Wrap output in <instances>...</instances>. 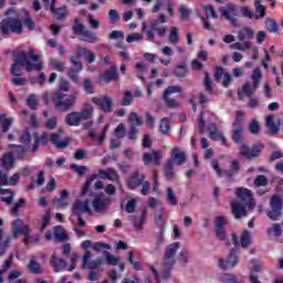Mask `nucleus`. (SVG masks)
<instances>
[{
	"label": "nucleus",
	"mask_w": 283,
	"mask_h": 283,
	"mask_svg": "<svg viewBox=\"0 0 283 283\" xmlns=\"http://www.w3.org/2000/svg\"><path fill=\"white\" fill-rule=\"evenodd\" d=\"M238 39L240 42H235L230 45L231 50H239L240 52H247L251 50V41L255 39V31L253 29L245 27L238 32Z\"/></svg>",
	"instance_id": "nucleus-5"
},
{
	"label": "nucleus",
	"mask_w": 283,
	"mask_h": 283,
	"mask_svg": "<svg viewBox=\"0 0 283 283\" xmlns=\"http://www.w3.org/2000/svg\"><path fill=\"white\" fill-rule=\"evenodd\" d=\"M265 28L268 32H277L279 25L277 22H275V20L268 19V21L265 22Z\"/></svg>",
	"instance_id": "nucleus-60"
},
{
	"label": "nucleus",
	"mask_w": 283,
	"mask_h": 283,
	"mask_svg": "<svg viewBox=\"0 0 283 283\" xmlns=\"http://www.w3.org/2000/svg\"><path fill=\"white\" fill-rule=\"evenodd\" d=\"M92 103L98 106L102 112L109 114V112H114V101L112 97L107 95H103L102 97H93Z\"/></svg>",
	"instance_id": "nucleus-17"
},
{
	"label": "nucleus",
	"mask_w": 283,
	"mask_h": 283,
	"mask_svg": "<svg viewBox=\"0 0 283 283\" xmlns=\"http://www.w3.org/2000/svg\"><path fill=\"white\" fill-rule=\"evenodd\" d=\"M12 147H14L13 154H15V156L18 158H25V154L28 151V149H25V147H23L21 145L10 144L9 148L12 149Z\"/></svg>",
	"instance_id": "nucleus-44"
},
{
	"label": "nucleus",
	"mask_w": 283,
	"mask_h": 283,
	"mask_svg": "<svg viewBox=\"0 0 283 283\" xmlns=\"http://www.w3.org/2000/svg\"><path fill=\"white\" fill-rule=\"evenodd\" d=\"M244 122V112L237 111L234 122L232 123V140L234 143H242V132L244 127L242 123Z\"/></svg>",
	"instance_id": "nucleus-11"
},
{
	"label": "nucleus",
	"mask_w": 283,
	"mask_h": 283,
	"mask_svg": "<svg viewBox=\"0 0 283 283\" xmlns=\"http://www.w3.org/2000/svg\"><path fill=\"white\" fill-rule=\"evenodd\" d=\"M249 132L253 134V136H259L261 128H260V122L258 119H252L249 124Z\"/></svg>",
	"instance_id": "nucleus-50"
},
{
	"label": "nucleus",
	"mask_w": 283,
	"mask_h": 283,
	"mask_svg": "<svg viewBox=\"0 0 283 283\" xmlns=\"http://www.w3.org/2000/svg\"><path fill=\"white\" fill-rule=\"evenodd\" d=\"M128 124L129 130L127 132V137L129 140H136L138 138V128L142 127V125H144V122L140 118V116H138V113L132 112L128 115Z\"/></svg>",
	"instance_id": "nucleus-9"
},
{
	"label": "nucleus",
	"mask_w": 283,
	"mask_h": 283,
	"mask_svg": "<svg viewBox=\"0 0 283 283\" xmlns=\"http://www.w3.org/2000/svg\"><path fill=\"white\" fill-rule=\"evenodd\" d=\"M14 263V255L10 254L9 258L4 261L0 273H6L9 269H11L12 264Z\"/></svg>",
	"instance_id": "nucleus-57"
},
{
	"label": "nucleus",
	"mask_w": 283,
	"mask_h": 283,
	"mask_svg": "<svg viewBox=\"0 0 283 283\" xmlns=\"http://www.w3.org/2000/svg\"><path fill=\"white\" fill-rule=\"evenodd\" d=\"M221 14L232 23V25H235V17H238V7L233 3H228L226 7H221L219 9Z\"/></svg>",
	"instance_id": "nucleus-19"
},
{
	"label": "nucleus",
	"mask_w": 283,
	"mask_h": 283,
	"mask_svg": "<svg viewBox=\"0 0 283 283\" xmlns=\"http://www.w3.org/2000/svg\"><path fill=\"white\" fill-rule=\"evenodd\" d=\"M72 30H73L74 34L81 35L84 31L87 30V28L85 27V24H83V22H81V18H75Z\"/></svg>",
	"instance_id": "nucleus-41"
},
{
	"label": "nucleus",
	"mask_w": 283,
	"mask_h": 283,
	"mask_svg": "<svg viewBox=\"0 0 283 283\" xmlns=\"http://www.w3.org/2000/svg\"><path fill=\"white\" fill-rule=\"evenodd\" d=\"M203 10L207 14V17H211L212 19H218V13H216V9L211 4L203 6Z\"/></svg>",
	"instance_id": "nucleus-63"
},
{
	"label": "nucleus",
	"mask_w": 283,
	"mask_h": 283,
	"mask_svg": "<svg viewBox=\"0 0 283 283\" xmlns=\"http://www.w3.org/2000/svg\"><path fill=\"white\" fill-rule=\"evenodd\" d=\"M160 23H167V15L161 13L159 14L158 19L150 20V30L146 31L147 41H154V39H156L155 32H157V35L160 38L167 34V27H161Z\"/></svg>",
	"instance_id": "nucleus-6"
},
{
	"label": "nucleus",
	"mask_w": 283,
	"mask_h": 283,
	"mask_svg": "<svg viewBox=\"0 0 283 283\" xmlns=\"http://www.w3.org/2000/svg\"><path fill=\"white\" fill-rule=\"evenodd\" d=\"M264 271V268L261 265L260 261L258 259H251L249 261V273H262Z\"/></svg>",
	"instance_id": "nucleus-38"
},
{
	"label": "nucleus",
	"mask_w": 283,
	"mask_h": 283,
	"mask_svg": "<svg viewBox=\"0 0 283 283\" xmlns=\"http://www.w3.org/2000/svg\"><path fill=\"white\" fill-rule=\"evenodd\" d=\"M255 90H258V86L251 82H245L242 86V93H238L239 101H243L244 96L248 98H251L253 94H255Z\"/></svg>",
	"instance_id": "nucleus-24"
},
{
	"label": "nucleus",
	"mask_w": 283,
	"mask_h": 283,
	"mask_svg": "<svg viewBox=\"0 0 283 283\" xmlns=\"http://www.w3.org/2000/svg\"><path fill=\"white\" fill-rule=\"evenodd\" d=\"M12 233L13 238H19V235H24V244H28V240H30V228L23 224L21 219H17L12 222Z\"/></svg>",
	"instance_id": "nucleus-15"
},
{
	"label": "nucleus",
	"mask_w": 283,
	"mask_h": 283,
	"mask_svg": "<svg viewBox=\"0 0 283 283\" xmlns=\"http://www.w3.org/2000/svg\"><path fill=\"white\" fill-rule=\"evenodd\" d=\"M169 41L172 45L180 42V36L178 35V27H171L169 33Z\"/></svg>",
	"instance_id": "nucleus-51"
},
{
	"label": "nucleus",
	"mask_w": 283,
	"mask_h": 283,
	"mask_svg": "<svg viewBox=\"0 0 283 283\" xmlns=\"http://www.w3.org/2000/svg\"><path fill=\"white\" fill-rule=\"evenodd\" d=\"M118 69L116 65L111 66L109 70H107L104 75H102V78L104 83H112V81H118Z\"/></svg>",
	"instance_id": "nucleus-31"
},
{
	"label": "nucleus",
	"mask_w": 283,
	"mask_h": 283,
	"mask_svg": "<svg viewBox=\"0 0 283 283\" xmlns=\"http://www.w3.org/2000/svg\"><path fill=\"white\" fill-rule=\"evenodd\" d=\"M272 211L268 212L270 220L277 221L282 218V199L280 196L274 195L270 201Z\"/></svg>",
	"instance_id": "nucleus-14"
},
{
	"label": "nucleus",
	"mask_w": 283,
	"mask_h": 283,
	"mask_svg": "<svg viewBox=\"0 0 283 283\" xmlns=\"http://www.w3.org/2000/svg\"><path fill=\"white\" fill-rule=\"evenodd\" d=\"M70 63L71 67L67 72V78H70V81H72L75 85H80L81 77H78V74L83 72V62H81L78 57L71 55Z\"/></svg>",
	"instance_id": "nucleus-8"
},
{
	"label": "nucleus",
	"mask_w": 283,
	"mask_h": 283,
	"mask_svg": "<svg viewBox=\"0 0 283 283\" xmlns=\"http://www.w3.org/2000/svg\"><path fill=\"white\" fill-rule=\"evenodd\" d=\"M240 244L242 249H249V247H251V231H243L240 238Z\"/></svg>",
	"instance_id": "nucleus-39"
},
{
	"label": "nucleus",
	"mask_w": 283,
	"mask_h": 283,
	"mask_svg": "<svg viewBox=\"0 0 283 283\" xmlns=\"http://www.w3.org/2000/svg\"><path fill=\"white\" fill-rule=\"evenodd\" d=\"M0 123L2 125V129L4 133H7L10 129V127H12V122L8 118L6 114L0 115Z\"/></svg>",
	"instance_id": "nucleus-53"
},
{
	"label": "nucleus",
	"mask_w": 283,
	"mask_h": 283,
	"mask_svg": "<svg viewBox=\"0 0 283 283\" xmlns=\"http://www.w3.org/2000/svg\"><path fill=\"white\" fill-rule=\"evenodd\" d=\"M171 129V126L169 125V118L164 117L160 120L159 130L164 136H167L169 134V130Z\"/></svg>",
	"instance_id": "nucleus-47"
},
{
	"label": "nucleus",
	"mask_w": 283,
	"mask_h": 283,
	"mask_svg": "<svg viewBox=\"0 0 283 283\" xmlns=\"http://www.w3.org/2000/svg\"><path fill=\"white\" fill-rule=\"evenodd\" d=\"M92 259V252L87 250L85 254L82 258V266L83 269H87L88 271H95V269H98L105 264V261L103 259Z\"/></svg>",
	"instance_id": "nucleus-16"
},
{
	"label": "nucleus",
	"mask_w": 283,
	"mask_h": 283,
	"mask_svg": "<svg viewBox=\"0 0 283 283\" xmlns=\"http://www.w3.org/2000/svg\"><path fill=\"white\" fill-rule=\"evenodd\" d=\"M78 113L82 116V120H92L94 118V106L90 103H84Z\"/></svg>",
	"instance_id": "nucleus-29"
},
{
	"label": "nucleus",
	"mask_w": 283,
	"mask_h": 283,
	"mask_svg": "<svg viewBox=\"0 0 283 283\" xmlns=\"http://www.w3.org/2000/svg\"><path fill=\"white\" fill-rule=\"evenodd\" d=\"M28 270L30 271V273H33L34 275H41V273H43V266L35 260H31L29 262Z\"/></svg>",
	"instance_id": "nucleus-37"
},
{
	"label": "nucleus",
	"mask_w": 283,
	"mask_h": 283,
	"mask_svg": "<svg viewBox=\"0 0 283 283\" xmlns=\"http://www.w3.org/2000/svg\"><path fill=\"white\" fill-rule=\"evenodd\" d=\"M163 98L167 107H170L171 109H176V107H179L180 105L176 99L169 97V95H163Z\"/></svg>",
	"instance_id": "nucleus-55"
},
{
	"label": "nucleus",
	"mask_w": 283,
	"mask_h": 283,
	"mask_svg": "<svg viewBox=\"0 0 283 283\" xmlns=\"http://www.w3.org/2000/svg\"><path fill=\"white\" fill-rule=\"evenodd\" d=\"M0 242V258H3L6 253H8V249H10V243L12 242V235L6 234L2 230V237Z\"/></svg>",
	"instance_id": "nucleus-30"
},
{
	"label": "nucleus",
	"mask_w": 283,
	"mask_h": 283,
	"mask_svg": "<svg viewBox=\"0 0 283 283\" xmlns=\"http://www.w3.org/2000/svg\"><path fill=\"white\" fill-rule=\"evenodd\" d=\"M27 105L30 109H36L39 107V97L34 94L29 95L27 98Z\"/></svg>",
	"instance_id": "nucleus-52"
},
{
	"label": "nucleus",
	"mask_w": 283,
	"mask_h": 283,
	"mask_svg": "<svg viewBox=\"0 0 283 283\" xmlns=\"http://www.w3.org/2000/svg\"><path fill=\"white\" fill-rule=\"evenodd\" d=\"M264 149V144H255L251 147L247 144H242L239 148V151L243 158L248 160H253V158H259L260 154Z\"/></svg>",
	"instance_id": "nucleus-12"
},
{
	"label": "nucleus",
	"mask_w": 283,
	"mask_h": 283,
	"mask_svg": "<svg viewBox=\"0 0 283 283\" xmlns=\"http://www.w3.org/2000/svg\"><path fill=\"white\" fill-rule=\"evenodd\" d=\"M71 169H73L75 171V174H77V176H85V172L87 171L86 166H78L76 164H73L71 166Z\"/></svg>",
	"instance_id": "nucleus-64"
},
{
	"label": "nucleus",
	"mask_w": 283,
	"mask_h": 283,
	"mask_svg": "<svg viewBox=\"0 0 283 283\" xmlns=\"http://www.w3.org/2000/svg\"><path fill=\"white\" fill-rule=\"evenodd\" d=\"M49 64L53 70H56V72H65V70H67L65 62H61L59 59H51Z\"/></svg>",
	"instance_id": "nucleus-42"
},
{
	"label": "nucleus",
	"mask_w": 283,
	"mask_h": 283,
	"mask_svg": "<svg viewBox=\"0 0 283 283\" xmlns=\"http://www.w3.org/2000/svg\"><path fill=\"white\" fill-rule=\"evenodd\" d=\"M268 233H273L275 238H280V235H282V226H280V223H273L272 228L268 229Z\"/></svg>",
	"instance_id": "nucleus-54"
},
{
	"label": "nucleus",
	"mask_w": 283,
	"mask_h": 283,
	"mask_svg": "<svg viewBox=\"0 0 283 283\" xmlns=\"http://www.w3.org/2000/svg\"><path fill=\"white\" fill-rule=\"evenodd\" d=\"M103 253L105 255L106 264H108V266H117V264L119 262L118 258L114 256L108 251H104Z\"/></svg>",
	"instance_id": "nucleus-49"
},
{
	"label": "nucleus",
	"mask_w": 283,
	"mask_h": 283,
	"mask_svg": "<svg viewBox=\"0 0 283 283\" xmlns=\"http://www.w3.org/2000/svg\"><path fill=\"white\" fill-rule=\"evenodd\" d=\"M0 29L2 34H22L23 33V22L19 18H8L1 21Z\"/></svg>",
	"instance_id": "nucleus-7"
},
{
	"label": "nucleus",
	"mask_w": 283,
	"mask_h": 283,
	"mask_svg": "<svg viewBox=\"0 0 283 283\" xmlns=\"http://www.w3.org/2000/svg\"><path fill=\"white\" fill-rule=\"evenodd\" d=\"M178 249H180V242H174L167 245L163 260H161V277L163 280H169L171 277V270L176 265V253H178Z\"/></svg>",
	"instance_id": "nucleus-4"
},
{
	"label": "nucleus",
	"mask_w": 283,
	"mask_h": 283,
	"mask_svg": "<svg viewBox=\"0 0 283 283\" xmlns=\"http://www.w3.org/2000/svg\"><path fill=\"white\" fill-rule=\"evenodd\" d=\"M203 85L208 94H213V80H211V76H209V72L205 73Z\"/></svg>",
	"instance_id": "nucleus-46"
},
{
	"label": "nucleus",
	"mask_w": 283,
	"mask_h": 283,
	"mask_svg": "<svg viewBox=\"0 0 283 283\" xmlns=\"http://www.w3.org/2000/svg\"><path fill=\"white\" fill-rule=\"evenodd\" d=\"M54 239L57 242H65L67 240V234L63 231V227L56 226L53 228Z\"/></svg>",
	"instance_id": "nucleus-40"
},
{
	"label": "nucleus",
	"mask_w": 283,
	"mask_h": 283,
	"mask_svg": "<svg viewBox=\"0 0 283 283\" xmlns=\"http://www.w3.org/2000/svg\"><path fill=\"white\" fill-rule=\"evenodd\" d=\"M112 205V198L105 196V193H96L92 201V207L96 213H107L109 206Z\"/></svg>",
	"instance_id": "nucleus-10"
},
{
	"label": "nucleus",
	"mask_w": 283,
	"mask_h": 283,
	"mask_svg": "<svg viewBox=\"0 0 283 283\" xmlns=\"http://www.w3.org/2000/svg\"><path fill=\"white\" fill-rule=\"evenodd\" d=\"M174 74L178 78H185L187 76V65L185 63L177 65Z\"/></svg>",
	"instance_id": "nucleus-48"
},
{
	"label": "nucleus",
	"mask_w": 283,
	"mask_h": 283,
	"mask_svg": "<svg viewBox=\"0 0 283 283\" xmlns=\"http://www.w3.org/2000/svg\"><path fill=\"white\" fill-rule=\"evenodd\" d=\"M235 196L238 199L231 201L232 214L237 220L247 216V207L253 209L255 207V199L253 192L247 188H237Z\"/></svg>",
	"instance_id": "nucleus-2"
},
{
	"label": "nucleus",
	"mask_w": 283,
	"mask_h": 283,
	"mask_svg": "<svg viewBox=\"0 0 283 283\" xmlns=\"http://www.w3.org/2000/svg\"><path fill=\"white\" fill-rule=\"evenodd\" d=\"M51 264H52L55 273L65 271V269L67 266V263L65 262V260L57 258L55 254H53V256L51 259Z\"/></svg>",
	"instance_id": "nucleus-32"
},
{
	"label": "nucleus",
	"mask_w": 283,
	"mask_h": 283,
	"mask_svg": "<svg viewBox=\"0 0 283 283\" xmlns=\"http://www.w3.org/2000/svg\"><path fill=\"white\" fill-rule=\"evenodd\" d=\"M70 196V192L67 190H62L61 191V197L60 198H54L53 202L56 203V207L59 209H65L67 207V197Z\"/></svg>",
	"instance_id": "nucleus-33"
},
{
	"label": "nucleus",
	"mask_w": 283,
	"mask_h": 283,
	"mask_svg": "<svg viewBox=\"0 0 283 283\" xmlns=\"http://www.w3.org/2000/svg\"><path fill=\"white\" fill-rule=\"evenodd\" d=\"M80 36L83 38L82 41L85 43H96L98 41V35L90 29H86Z\"/></svg>",
	"instance_id": "nucleus-35"
},
{
	"label": "nucleus",
	"mask_w": 283,
	"mask_h": 283,
	"mask_svg": "<svg viewBox=\"0 0 283 283\" xmlns=\"http://www.w3.org/2000/svg\"><path fill=\"white\" fill-rule=\"evenodd\" d=\"M164 176L166 180H174V176H176V171H174V163L168 159L164 164Z\"/></svg>",
	"instance_id": "nucleus-34"
},
{
	"label": "nucleus",
	"mask_w": 283,
	"mask_h": 283,
	"mask_svg": "<svg viewBox=\"0 0 283 283\" xmlns=\"http://www.w3.org/2000/svg\"><path fill=\"white\" fill-rule=\"evenodd\" d=\"M168 161L180 167L187 163V153L180 147L176 146L171 149L170 158H168Z\"/></svg>",
	"instance_id": "nucleus-18"
},
{
	"label": "nucleus",
	"mask_w": 283,
	"mask_h": 283,
	"mask_svg": "<svg viewBox=\"0 0 283 283\" xmlns=\"http://www.w3.org/2000/svg\"><path fill=\"white\" fill-rule=\"evenodd\" d=\"M262 71L260 69H255L252 72L251 78H252V85L254 87H260V82L262 81Z\"/></svg>",
	"instance_id": "nucleus-45"
},
{
	"label": "nucleus",
	"mask_w": 283,
	"mask_h": 283,
	"mask_svg": "<svg viewBox=\"0 0 283 283\" xmlns=\"http://www.w3.org/2000/svg\"><path fill=\"white\" fill-rule=\"evenodd\" d=\"M63 134V129H60L59 133H53L51 135V143L54 145L57 149H65L67 145H70V139H63L61 140V136Z\"/></svg>",
	"instance_id": "nucleus-22"
},
{
	"label": "nucleus",
	"mask_w": 283,
	"mask_h": 283,
	"mask_svg": "<svg viewBox=\"0 0 283 283\" xmlns=\"http://www.w3.org/2000/svg\"><path fill=\"white\" fill-rule=\"evenodd\" d=\"M238 262H240V255H238V251L235 249H231L227 260L219 259L218 266L223 271H228V269H235V266H238Z\"/></svg>",
	"instance_id": "nucleus-13"
},
{
	"label": "nucleus",
	"mask_w": 283,
	"mask_h": 283,
	"mask_svg": "<svg viewBox=\"0 0 283 283\" xmlns=\"http://www.w3.org/2000/svg\"><path fill=\"white\" fill-rule=\"evenodd\" d=\"M71 84L67 80H62L59 85V91L53 93L52 101L55 103V109L60 112H70L74 109V105H76V101L78 98V93H72L65 98V94L63 92H70Z\"/></svg>",
	"instance_id": "nucleus-3"
},
{
	"label": "nucleus",
	"mask_w": 283,
	"mask_h": 283,
	"mask_svg": "<svg viewBox=\"0 0 283 283\" xmlns=\"http://www.w3.org/2000/svg\"><path fill=\"white\" fill-rule=\"evenodd\" d=\"M166 198L169 205L172 207H177L178 205V197H176V191H174L171 188L166 189Z\"/></svg>",
	"instance_id": "nucleus-43"
},
{
	"label": "nucleus",
	"mask_w": 283,
	"mask_h": 283,
	"mask_svg": "<svg viewBox=\"0 0 283 283\" xmlns=\"http://www.w3.org/2000/svg\"><path fill=\"white\" fill-rule=\"evenodd\" d=\"M73 213L75 216H83V213H88V216H92V208H90V201H75L73 203Z\"/></svg>",
	"instance_id": "nucleus-21"
},
{
	"label": "nucleus",
	"mask_w": 283,
	"mask_h": 283,
	"mask_svg": "<svg viewBox=\"0 0 283 283\" xmlns=\"http://www.w3.org/2000/svg\"><path fill=\"white\" fill-rule=\"evenodd\" d=\"M179 12L181 14V19L189 21V17H191V9L187 8L185 4H181L179 7Z\"/></svg>",
	"instance_id": "nucleus-59"
},
{
	"label": "nucleus",
	"mask_w": 283,
	"mask_h": 283,
	"mask_svg": "<svg viewBox=\"0 0 283 283\" xmlns=\"http://www.w3.org/2000/svg\"><path fill=\"white\" fill-rule=\"evenodd\" d=\"M133 101H134V95L132 94V91H126L124 93L122 105H124V107H127L132 105Z\"/></svg>",
	"instance_id": "nucleus-56"
},
{
	"label": "nucleus",
	"mask_w": 283,
	"mask_h": 283,
	"mask_svg": "<svg viewBox=\"0 0 283 283\" xmlns=\"http://www.w3.org/2000/svg\"><path fill=\"white\" fill-rule=\"evenodd\" d=\"M182 92V87L176 85V86H168L164 91V96H169L170 94H180Z\"/></svg>",
	"instance_id": "nucleus-61"
},
{
	"label": "nucleus",
	"mask_w": 283,
	"mask_h": 283,
	"mask_svg": "<svg viewBox=\"0 0 283 283\" xmlns=\"http://www.w3.org/2000/svg\"><path fill=\"white\" fill-rule=\"evenodd\" d=\"M14 157L12 156V153L4 154L2 158V167L3 169L10 170L14 167Z\"/></svg>",
	"instance_id": "nucleus-36"
},
{
	"label": "nucleus",
	"mask_w": 283,
	"mask_h": 283,
	"mask_svg": "<svg viewBox=\"0 0 283 283\" xmlns=\"http://www.w3.org/2000/svg\"><path fill=\"white\" fill-rule=\"evenodd\" d=\"M56 3V0L51 1L50 10L52 13H54V17H56L57 21H65L67 19V15L70 12L67 11V7H61L55 9L54 4Z\"/></svg>",
	"instance_id": "nucleus-23"
},
{
	"label": "nucleus",
	"mask_w": 283,
	"mask_h": 283,
	"mask_svg": "<svg viewBox=\"0 0 283 283\" xmlns=\"http://www.w3.org/2000/svg\"><path fill=\"white\" fill-rule=\"evenodd\" d=\"M265 125H266V127H269L271 134L275 135V134L280 133L283 122H282V119H277V123L275 124V119L273 118V115H269L265 118Z\"/></svg>",
	"instance_id": "nucleus-26"
},
{
	"label": "nucleus",
	"mask_w": 283,
	"mask_h": 283,
	"mask_svg": "<svg viewBox=\"0 0 283 283\" xmlns=\"http://www.w3.org/2000/svg\"><path fill=\"white\" fill-rule=\"evenodd\" d=\"M145 178H146L145 174H143V172L138 171V170L133 172L130 175V177L128 178V180H127L128 189H132V190L138 189V187H140V185L144 184Z\"/></svg>",
	"instance_id": "nucleus-20"
},
{
	"label": "nucleus",
	"mask_w": 283,
	"mask_h": 283,
	"mask_svg": "<svg viewBox=\"0 0 283 283\" xmlns=\"http://www.w3.org/2000/svg\"><path fill=\"white\" fill-rule=\"evenodd\" d=\"M83 118L80 112H71L65 117V123L69 127H78L83 123Z\"/></svg>",
	"instance_id": "nucleus-25"
},
{
	"label": "nucleus",
	"mask_w": 283,
	"mask_h": 283,
	"mask_svg": "<svg viewBox=\"0 0 283 283\" xmlns=\"http://www.w3.org/2000/svg\"><path fill=\"white\" fill-rule=\"evenodd\" d=\"M255 187H266L269 185V179L264 175H259L254 180Z\"/></svg>",
	"instance_id": "nucleus-58"
},
{
	"label": "nucleus",
	"mask_w": 283,
	"mask_h": 283,
	"mask_svg": "<svg viewBox=\"0 0 283 283\" xmlns=\"http://www.w3.org/2000/svg\"><path fill=\"white\" fill-rule=\"evenodd\" d=\"M147 208H144L140 216L133 217V226L135 227L136 231H143V227L147 222Z\"/></svg>",
	"instance_id": "nucleus-27"
},
{
	"label": "nucleus",
	"mask_w": 283,
	"mask_h": 283,
	"mask_svg": "<svg viewBox=\"0 0 283 283\" xmlns=\"http://www.w3.org/2000/svg\"><path fill=\"white\" fill-rule=\"evenodd\" d=\"M40 59L41 55L35 54L34 49L29 48L28 52L22 51L14 55L10 72L13 76H21V67L19 65H24L28 72H41L43 62H39Z\"/></svg>",
	"instance_id": "nucleus-1"
},
{
	"label": "nucleus",
	"mask_w": 283,
	"mask_h": 283,
	"mask_svg": "<svg viewBox=\"0 0 283 283\" xmlns=\"http://www.w3.org/2000/svg\"><path fill=\"white\" fill-rule=\"evenodd\" d=\"M33 138H34V144L33 147L31 148L32 154H36V151H39V145H48V140H50V135L48 133H43L41 135V137L39 136V134L34 133L33 134Z\"/></svg>",
	"instance_id": "nucleus-28"
},
{
	"label": "nucleus",
	"mask_w": 283,
	"mask_h": 283,
	"mask_svg": "<svg viewBox=\"0 0 283 283\" xmlns=\"http://www.w3.org/2000/svg\"><path fill=\"white\" fill-rule=\"evenodd\" d=\"M83 87L86 94H94V83L92 82V80L90 78L84 80Z\"/></svg>",
	"instance_id": "nucleus-62"
}]
</instances>
